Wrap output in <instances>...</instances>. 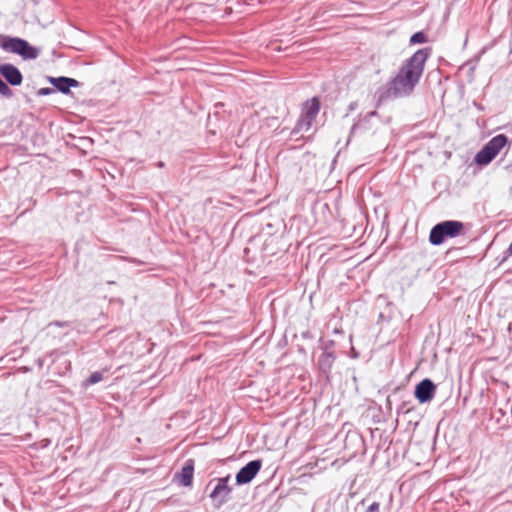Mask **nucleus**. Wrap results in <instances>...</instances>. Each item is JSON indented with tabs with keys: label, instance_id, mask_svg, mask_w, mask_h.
I'll use <instances>...</instances> for the list:
<instances>
[{
	"label": "nucleus",
	"instance_id": "f257e3e1",
	"mask_svg": "<svg viewBox=\"0 0 512 512\" xmlns=\"http://www.w3.org/2000/svg\"><path fill=\"white\" fill-rule=\"evenodd\" d=\"M428 50L415 52L399 69L396 76L389 82L387 90L379 96L381 102L385 97H402L409 95L418 84L428 58Z\"/></svg>",
	"mask_w": 512,
	"mask_h": 512
},
{
	"label": "nucleus",
	"instance_id": "f03ea898",
	"mask_svg": "<svg viewBox=\"0 0 512 512\" xmlns=\"http://www.w3.org/2000/svg\"><path fill=\"white\" fill-rule=\"evenodd\" d=\"M0 47L10 53L21 56L24 60L36 59L40 50L31 46L26 40L18 37L0 35Z\"/></svg>",
	"mask_w": 512,
	"mask_h": 512
},
{
	"label": "nucleus",
	"instance_id": "7ed1b4c3",
	"mask_svg": "<svg viewBox=\"0 0 512 512\" xmlns=\"http://www.w3.org/2000/svg\"><path fill=\"white\" fill-rule=\"evenodd\" d=\"M464 225L460 221L447 220L436 224L430 231L429 241L433 245H441L446 238H454L463 232Z\"/></svg>",
	"mask_w": 512,
	"mask_h": 512
},
{
	"label": "nucleus",
	"instance_id": "20e7f679",
	"mask_svg": "<svg viewBox=\"0 0 512 512\" xmlns=\"http://www.w3.org/2000/svg\"><path fill=\"white\" fill-rule=\"evenodd\" d=\"M436 389V385L426 378L416 385L414 395L420 403H427L434 398Z\"/></svg>",
	"mask_w": 512,
	"mask_h": 512
},
{
	"label": "nucleus",
	"instance_id": "39448f33",
	"mask_svg": "<svg viewBox=\"0 0 512 512\" xmlns=\"http://www.w3.org/2000/svg\"><path fill=\"white\" fill-rule=\"evenodd\" d=\"M230 476L216 479V484L210 493V498L222 505L228 500V496L231 493V488L228 486Z\"/></svg>",
	"mask_w": 512,
	"mask_h": 512
},
{
	"label": "nucleus",
	"instance_id": "423d86ee",
	"mask_svg": "<svg viewBox=\"0 0 512 512\" xmlns=\"http://www.w3.org/2000/svg\"><path fill=\"white\" fill-rule=\"evenodd\" d=\"M261 460H253L242 467L236 475V482L239 485L247 484L252 481L261 469Z\"/></svg>",
	"mask_w": 512,
	"mask_h": 512
},
{
	"label": "nucleus",
	"instance_id": "0eeeda50",
	"mask_svg": "<svg viewBox=\"0 0 512 512\" xmlns=\"http://www.w3.org/2000/svg\"><path fill=\"white\" fill-rule=\"evenodd\" d=\"M0 74L12 86H19L23 81L20 70L12 64H0Z\"/></svg>",
	"mask_w": 512,
	"mask_h": 512
},
{
	"label": "nucleus",
	"instance_id": "6e6552de",
	"mask_svg": "<svg viewBox=\"0 0 512 512\" xmlns=\"http://www.w3.org/2000/svg\"><path fill=\"white\" fill-rule=\"evenodd\" d=\"M49 81L54 87H56L62 93H68L70 91L71 87L78 86V81L73 78H67V77L53 78V77H51L49 79Z\"/></svg>",
	"mask_w": 512,
	"mask_h": 512
},
{
	"label": "nucleus",
	"instance_id": "1a4fd4ad",
	"mask_svg": "<svg viewBox=\"0 0 512 512\" xmlns=\"http://www.w3.org/2000/svg\"><path fill=\"white\" fill-rule=\"evenodd\" d=\"M507 144V137L503 134H499L493 137L485 146L488 150L497 156L500 150Z\"/></svg>",
	"mask_w": 512,
	"mask_h": 512
},
{
	"label": "nucleus",
	"instance_id": "9d476101",
	"mask_svg": "<svg viewBox=\"0 0 512 512\" xmlns=\"http://www.w3.org/2000/svg\"><path fill=\"white\" fill-rule=\"evenodd\" d=\"M319 108V102L317 101L316 98H313L305 103L301 115L314 121L319 112Z\"/></svg>",
	"mask_w": 512,
	"mask_h": 512
},
{
	"label": "nucleus",
	"instance_id": "9b49d317",
	"mask_svg": "<svg viewBox=\"0 0 512 512\" xmlns=\"http://www.w3.org/2000/svg\"><path fill=\"white\" fill-rule=\"evenodd\" d=\"M194 467L192 461L187 462L179 475V481L183 486H189L192 483Z\"/></svg>",
	"mask_w": 512,
	"mask_h": 512
},
{
	"label": "nucleus",
	"instance_id": "f8f14e48",
	"mask_svg": "<svg viewBox=\"0 0 512 512\" xmlns=\"http://www.w3.org/2000/svg\"><path fill=\"white\" fill-rule=\"evenodd\" d=\"M496 156L492 154L486 146H484L475 156V162L478 165L489 164Z\"/></svg>",
	"mask_w": 512,
	"mask_h": 512
},
{
	"label": "nucleus",
	"instance_id": "ddd939ff",
	"mask_svg": "<svg viewBox=\"0 0 512 512\" xmlns=\"http://www.w3.org/2000/svg\"><path fill=\"white\" fill-rule=\"evenodd\" d=\"M312 123H313V121L311 119L306 118L303 115H301L295 128L292 131V134L296 135L301 132L309 131L312 126Z\"/></svg>",
	"mask_w": 512,
	"mask_h": 512
},
{
	"label": "nucleus",
	"instance_id": "4468645a",
	"mask_svg": "<svg viewBox=\"0 0 512 512\" xmlns=\"http://www.w3.org/2000/svg\"><path fill=\"white\" fill-rule=\"evenodd\" d=\"M427 41L426 35L423 32H417L410 38L411 44H421Z\"/></svg>",
	"mask_w": 512,
	"mask_h": 512
},
{
	"label": "nucleus",
	"instance_id": "2eb2a0df",
	"mask_svg": "<svg viewBox=\"0 0 512 512\" xmlns=\"http://www.w3.org/2000/svg\"><path fill=\"white\" fill-rule=\"evenodd\" d=\"M0 94L6 98H11L13 96L12 90L8 87V85L0 78Z\"/></svg>",
	"mask_w": 512,
	"mask_h": 512
},
{
	"label": "nucleus",
	"instance_id": "dca6fc26",
	"mask_svg": "<svg viewBox=\"0 0 512 512\" xmlns=\"http://www.w3.org/2000/svg\"><path fill=\"white\" fill-rule=\"evenodd\" d=\"M102 379H103L102 373L96 371V372H93L90 375V377H89V379L87 381H88L89 384L93 385V384L99 383L100 381H102Z\"/></svg>",
	"mask_w": 512,
	"mask_h": 512
},
{
	"label": "nucleus",
	"instance_id": "f3484780",
	"mask_svg": "<svg viewBox=\"0 0 512 512\" xmlns=\"http://www.w3.org/2000/svg\"><path fill=\"white\" fill-rule=\"evenodd\" d=\"M380 504L378 502H373L365 512H379Z\"/></svg>",
	"mask_w": 512,
	"mask_h": 512
},
{
	"label": "nucleus",
	"instance_id": "a211bd4d",
	"mask_svg": "<svg viewBox=\"0 0 512 512\" xmlns=\"http://www.w3.org/2000/svg\"><path fill=\"white\" fill-rule=\"evenodd\" d=\"M51 93H53V89L51 88H40L37 92V94L40 96L49 95Z\"/></svg>",
	"mask_w": 512,
	"mask_h": 512
}]
</instances>
